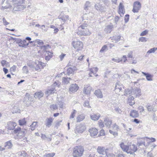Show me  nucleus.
<instances>
[{"instance_id": "f257e3e1", "label": "nucleus", "mask_w": 157, "mask_h": 157, "mask_svg": "<svg viewBox=\"0 0 157 157\" xmlns=\"http://www.w3.org/2000/svg\"><path fill=\"white\" fill-rule=\"evenodd\" d=\"M93 16V14L92 13L85 14L82 16V18L83 23L78 27L77 32L78 35L88 36L91 34L88 25L90 23Z\"/></svg>"}, {"instance_id": "f03ea898", "label": "nucleus", "mask_w": 157, "mask_h": 157, "mask_svg": "<svg viewBox=\"0 0 157 157\" xmlns=\"http://www.w3.org/2000/svg\"><path fill=\"white\" fill-rule=\"evenodd\" d=\"M120 145L123 151L131 154L134 153L137 150V146L134 144L128 146L125 145L123 143H121Z\"/></svg>"}, {"instance_id": "7ed1b4c3", "label": "nucleus", "mask_w": 157, "mask_h": 157, "mask_svg": "<svg viewBox=\"0 0 157 157\" xmlns=\"http://www.w3.org/2000/svg\"><path fill=\"white\" fill-rule=\"evenodd\" d=\"M25 1V0H12L13 10L20 11L25 8V6L22 5L24 3Z\"/></svg>"}, {"instance_id": "20e7f679", "label": "nucleus", "mask_w": 157, "mask_h": 157, "mask_svg": "<svg viewBox=\"0 0 157 157\" xmlns=\"http://www.w3.org/2000/svg\"><path fill=\"white\" fill-rule=\"evenodd\" d=\"M84 148L81 146H76L73 149L72 155L74 157H81L83 153Z\"/></svg>"}, {"instance_id": "39448f33", "label": "nucleus", "mask_w": 157, "mask_h": 157, "mask_svg": "<svg viewBox=\"0 0 157 157\" xmlns=\"http://www.w3.org/2000/svg\"><path fill=\"white\" fill-rule=\"evenodd\" d=\"M28 65L30 68H33L37 71H40L41 69H43L45 66L46 63L41 61H36L33 64L28 63Z\"/></svg>"}, {"instance_id": "423d86ee", "label": "nucleus", "mask_w": 157, "mask_h": 157, "mask_svg": "<svg viewBox=\"0 0 157 157\" xmlns=\"http://www.w3.org/2000/svg\"><path fill=\"white\" fill-rule=\"evenodd\" d=\"M86 126L80 124L77 126L74 129L75 133L77 135L82 133L86 129Z\"/></svg>"}, {"instance_id": "0eeeda50", "label": "nucleus", "mask_w": 157, "mask_h": 157, "mask_svg": "<svg viewBox=\"0 0 157 157\" xmlns=\"http://www.w3.org/2000/svg\"><path fill=\"white\" fill-rule=\"evenodd\" d=\"M72 45L74 48L78 51L82 50L83 47V44L80 41H74L72 42Z\"/></svg>"}, {"instance_id": "6e6552de", "label": "nucleus", "mask_w": 157, "mask_h": 157, "mask_svg": "<svg viewBox=\"0 0 157 157\" xmlns=\"http://www.w3.org/2000/svg\"><path fill=\"white\" fill-rule=\"evenodd\" d=\"M27 130L25 129H23L22 130L21 132L19 133L18 134L17 137L19 139H22L24 142H27V137H25V135L27 133Z\"/></svg>"}, {"instance_id": "1a4fd4ad", "label": "nucleus", "mask_w": 157, "mask_h": 157, "mask_svg": "<svg viewBox=\"0 0 157 157\" xmlns=\"http://www.w3.org/2000/svg\"><path fill=\"white\" fill-rule=\"evenodd\" d=\"M94 7L97 10L101 12H105L106 9V6L101 4L99 2H97V4H95Z\"/></svg>"}, {"instance_id": "9d476101", "label": "nucleus", "mask_w": 157, "mask_h": 157, "mask_svg": "<svg viewBox=\"0 0 157 157\" xmlns=\"http://www.w3.org/2000/svg\"><path fill=\"white\" fill-rule=\"evenodd\" d=\"M109 149L106 148L104 146H98L97 149V151L100 154L105 155L107 151H108Z\"/></svg>"}, {"instance_id": "9b49d317", "label": "nucleus", "mask_w": 157, "mask_h": 157, "mask_svg": "<svg viewBox=\"0 0 157 157\" xmlns=\"http://www.w3.org/2000/svg\"><path fill=\"white\" fill-rule=\"evenodd\" d=\"M141 5L140 2L139 1H136L133 5V8L132 11L134 13H137L141 9Z\"/></svg>"}, {"instance_id": "f8f14e48", "label": "nucleus", "mask_w": 157, "mask_h": 157, "mask_svg": "<svg viewBox=\"0 0 157 157\" xmlns=\"http://www.w3.org/2000/svg\"><path fill=\"white\" fill-rule=\"evenodd\" d=\"M16 125L17 124L15 122L9 121L7 123L6 128L8 130H13Z\"/></svg>"}, {"instance_id": "ddd939ff", "label": "nucleus", "mask_w": 157, "mask_h": 157, "mask_svg": "<svg viewBox=\"0 0 157 157\" xmlns=\"http://www.w3.org/2000/svg\"><path fill=\"white\" fill-rule=\"evenodd\" d=\"M3 6L1 8V9L4 10L11 7L12 6L10 3V1L8 0H4L2 2Z\"/></svg>"}, {"instance_id": "4468645a", "label": "nucleus", "mask_w": 157, "mask_h": 157, "mask_svg": "<svg viewBox=\"0 0 157 157\" xmlns=\"http://www.w3.org/2000/svg\"><path fill=\"white\" fill-rule=\"evenodd\" d=\"M124 88V86L122 84L119 82H117L115 86V92L118 94L121 91H122V89Z\"/></svg>"}, {"instance_id": "2eb2a0df", "label": "nucleus", "mask_w": 157, "mask_h": 157, "mask_svg": "<svg viewBox=\"0 0 157 157\" xmlns=\"http://www.w3.org/2000/svg\"><path fill=\"white\" fill-rule=\"evenodd\" d=\"M132 94L136 97H139L141 95L140 89L137 87L134 88L132 90Z\"/></svg>"}, {"instance_id": "dca6fc26", "label": "nucleus", "mask_w": 157, "mask_h": 157, "mask_svg": "<svg viewBox=\"0 0 157 157\" xmlns=\"http://www.w3.org/2000/svg\"><path fill=\"white\" fill-rule=\"evenodd\" d=\"M17 42L19 46L23 48H27V46L30 43L29 41L27 42L25 40H21V39L18 40Z\"/></svg>"}, {"instance_id": "f3484780", "label": "nucleus", "mask_w": 157, "mask_h": 157, "mask_svg": "<svg viewBox=\"0 0 157 157\" xmlns=\"http://www.w3.org/2000/svg\"><path fill=\"white\" fill-rule=\"evenodd\" d=\"M98 68L97 67H93L89 69V75L90 77H93L92 74H93L95 76H97L98 75L96 74V72L98 71Z\"/></svg>"}, {"instance_id": "a211bd4d", "label": "nucleus", "mask_w": 157, "mask_h": 157, "mask_svg": "<svg viewBox=\"0 0 157 157\" xmlns=\"http://www.w3.org/2000/svg\"><path fill=\"white\" fill-rule=\"evenodd\" d=\"M78 86L76 84H73L70 85L69 89L70 93L75 92L78 90Z\"/></svg>"}, {"instance_id": "6ab92c4d", "label": "nucleus", "mask_w": 157, "mask_h": 157, "mask_svg": "<svg viewBox=\"0 0 157 157\" xmlns=\"http://www.w3.org/2000/svg\"><path fill=\"white\" fill-rule=\"evenodd\" d=\"M91 88L89 84L85 85L83 90L84 93L86 94H90Z\"/></svg>"}, {"instance_id": "aec40b11", "label": "nucleus", "mask_w": 157, "mask_h": 157, "mask_svg": "<svg viewBox=\"0 0 157 157\" xmlns=\"http://www.w3.org/2000/svg\"><path fill=\"white\" fill-rule=\"evenodd\" d=\"M124 6L122 3H120L119 6L118 13L121 17H122L124 13Z\"/></svg>"}, {"instance_id": "412c9836", "label": "nucleus", "mask_w": 157, "mask_h": 157, "mask_svg": "<svg viewBox=\"0 0 157 157\" xmlns=\"http://www.w3.org/2000/svg\"><path fill=\"white\" fill-rule=\"evenodd\" d=\"M89 132L91 136H94L97 135L98 133V130L95 128H91L90 129Z\"/></svg>"}, {"instance_id": "4be33fe9", "label": "nucleus", "mask_w": 157, "mask_h": 157, "mask_svg": "<svg viewBox=\"0 0 157 157\" xmlns=\"http://www.w3.org/2000/svg\"><path fill=\"white\" fill-rule=\"evenodd\" d=\"M91 119L94 121H97L100 117L101 115L99 113L93 114L90 115Z\"/></svg>"}, {"instance_id": "5701e85b", "label": "nucleus", "mask_w": 157, "mask_h": 157, "mask_svg": "<svg viewBox=\"0 0 157 157\" xmlns=\"http://www.w3.org/2000/svg\"><path fill=\"white\" fill-rule=\"evenodd\" d=\"M142 73L146 77L147 81H152L153 80V76L149 73H146L142 71Z\"/></svg>"}, {"instance_id": "b1692460", "label": "nucleus", "mask_w": 157, "mask_h": 157, "mask_svg": "<svg viewBox=\"0 0 157 157\" xmlns=\"http://www.w3.org/2000/svg\"><path fill=\"white\" fill-rule=\"evenodd\" d=\"M53 118L51 117L47 118L46 120V126L49 128L50 127L52 124V123L53 122Z\"/></svg>"}, {"instance_id": "393cba45", "label": "nucleus", "mask_w": 157, "mask_h": 157, "mask_svg": "<svg viewBox=\"0 0 157 157\" xmlns=\"http://www.w3.org/2000/svg\"><path fill=\"white\" fill-rule=\"evenodd\" d=\"M66 69L67 70L66 74L69 75L73 73L74 71L75 70L76 67H71Z\"/></svg>"}, {"instance_id": "a878e982", "label": "nucleus", "mask_w": 157, "mask_h": 157, "mask_svg": "<svg viewBox=\"0 0 157 157\" xmlns=\"http://www.w3.org/2000/svg\"><path fill=\"white\" fill-rule=\"evenodd\" d=\"M92 6L91 2L89 1H86L84 5V9L86 10H88Z\"/></svg>"}, {"instance_id": "bb28decb", "label": "nucleus", "mask_w": 157, "mask_h": 157, "mask_svg": "<svg viewBox=\"0 0 157 157\" xmlns=\"http://www.w3.org/2000/svg\"><path fill=\"white\" fill-rule=\"evenodd\" d=\"M115 111L118 114H122L123 111L121 110L120 105L114 106Z\"/></svg>"}, {"instance_id": "cd10ccee", "label": "nucleus", "mask_w": 157, "mask_h": 157, "mask_svg": "<svg viewBox=\"0 0 157 157\" xmlns=\"http://www.w3.org/2000/svg\"><path fill=\"white\" fill-rule=\"evenodd\" d=\"M50 46L48 44L43 45L41 47L40 51L43 52V53L44 54L46 52H48V50Z\"/></svg>"}, {"instance_id": "c85d7f7f", "label": "nucleus", "mask_w": 157, "mask_h": 157, "mask_svg": "<svg viewBox=\"0 0 157 157\" xmlns=\"http://www.w3.org/2000/svg\"><path fill=\"white\" fill-rule=\"evenodd\" d=\"M130 116L134 118L137 117L139 116L138 112L136 110H132L131 111Z\"/></svg>"}, {"instance_id": "c756f323", "label": "nucleus", "mask_w": 157, "mask_h": 157, "mask_svg": "<svg viewBox=\"0 0 157 157\" xmlns=\"http://www.w3.org/2000/svg\"><path fill=\"white\" fill-rule=\"evenodd\" d=\"M111 120L108 118H105L104 120V123L107 127H109L112 123Z\"/></svg>"}, {"instance_id": "7c9ffc66", "label": "nucleus", "mask_w": 157, "mask_h": 157, "mask_svg": "<svg viewBox=\"0 0 157 157\" xmlns=\"http://www.w3.org/2000/svg\"><path fill=\"white\" fill-rule=\"evenodd\" d=\"M134 98L133 96H129L128 99V102L130 105L132 106L134 104L135 102L134 100Z\"/></svg>"}, {"instance_id": "2f4dec72", "label": "nucleus", "mask_w": 157, "mask_h": 157, "mask_svg": "<svg viewBox=\"0 0 157 157\" xmlns=\"http://www.w3.org/2000/svg\"><path fill=\"white\" fill-rule=\"evenodd\" d=\"M85 118V116L84 114H81L78 115L76 118L77 122H80L83 120Z\"/></svg>"}, {"instance_id": "473e14b6", "label": "nucleus", "mask_w": 157, "mask_h": 157, "mask_svg": "<svg viewBox=\"0 0 157 157\" xmlns=\"http://www.w3.org/2000/svg\"><path fill=\"white\" fill-rule=\"evenodd\" d=\"M143 139L144 140L145 139H144V138H143L139 139L138 140L137 143V145L138 146H140L142 145H143L144 146H145V142L144 141V140H142Z\"/></svg>"}, {"instance_id": "72a5a7b5", "label": "nucleus", "mask_w": 157, "mask_h": 157, "mask_svg": "<svg viewBox=\"0 0 157 157\" xmlns=\"http://www.w3.org/2000/svg\"><path fill=\"white\" fill-rule=\"evenodd\" d=\"M13 146V144L11 140H10L6 142L5 143V147H6L8 149L11 148Z\"/></svg>"}, {"instance_id": "f704fd0d", "label": "nucleus", "mask_w": 157, "mask_h": 157, "mask_svg": "<svg viewBox=\"0 0 157 157\" xmlns=\"http://www.w3.org/2000/svg\"><path fill=\"white\" fill-rule=\"evenodd\" d=\"M94 94L98 98H102L103 97L102 92L99 90H95Z\"/></svg>"}, {"instance_id": "c9c22d12", "label": "nucleus", "mask_w": 157, "mask_h": 157, "mask_svg": "<svg viewBox=\"0 0 157 157\" xmlns=\"http://www.w3.org/2000/svg\"><path fill=\"white\" fill-rule=\"evenodd\" d=\"M44 94L42 92H36L34 94V97L36 98L40 99L43 96Z\"/></svg>"}, {"instance_id": "e433bc0d", "label": "nucleus", "mask_w": 157, "mask_h": 157, "mask_svg": "<svg viewBox=\"0 0 157 157\" xmlns=\"http://www.w3.org/2000/svg\"><path fill=\"white\" fill-rule=\"evenodd\" d=\"M113 28V26L112 25H109L106 27L105 30L107 33H109L111 32Z\"/></svg>"}, {"instance_id": "4c0bfd02", "label": "nucleus", "mask_w": 157, "mask_h": 157, "mask_svg": "<svg viewBox=\"0 0 157 157\" xmlns=\"http://www.w3.org/2000/svg\"><path fill=\"white\" fill-rule=\"evenodd\" d=\"M29 42L30 43H33L35 45H36L37 44L42 45L43 44V42L42 40H36L33 41H29Z\"/></svg>"}, {"instance_id": "58836bf2", "label": "nucleus", "mask_w": 157, "mask_h": 157, "mask_svg": "<svg viewBox=\"0 0 157 157\" xmlns=\"http://www.w3.org/2000/svg\"><path fill=\"white\" fill-rule=\"evenodd\" d=\"M132 88L126 89L124 91V95L126 96H127L128 95L130 94L131 93L132 94Z\"/></svg>"}, {"instance_id": "ea45409f", "label": "nucleus", "mask_w": 157, "mask_h": 157, "mask_svg": "<svg viewBox=\"0 0 157 157\" xmlns=\"http://www.w3.org/2000/svg\"><path fill=\"white\" fill-rule=\"evenodd\" d=\"M18 123L20 126H22L26 124V121L25 118H24L23 119H20L18 121Z\"/></svg>"}, {"instance_id": "a19ab883", "label": "nucleus", "mask_w": 157, "mask_h": 157, "mask_svg": "<svg viewBox=\"0 0 157 157\" xmlns=\"http://www.w3.org/2000/svg\"><path fill=\"white\" fill-rule=\"evenodd\" d=\"M121 36H115L113 37L112 40L115 42L119 41L121 39Z\"/></svg>"}, {"instance_id": "79ce46f5", "label": "nucleus", "mask_w": 157, "mask_h": 157, "mask_svg": "<svg viewBox=\"0 0 157 157\" xmlns=\"http://www.w3.org/2000/svg\"><path fill=\"white\" fill-rule=\"evenodd\" d=\"M157 50V48H151L147 52L146 55H149L150 54H151V53H154Z\"/></svg>"}, {"instance_id": "37998d69", "label": "nucleus", "mask_w": 157, "mask_h": 157, "mask_svg": "<svg viewBox=\"0 0 157 157\" xmlns=\"http://www.w3.org/2000/svg\"><path fill=\"white\" fill-rule=\"evenodd\" d=\"M56 90H55V88H52L51 89L48 90L46 92V94L48 95L52 94L55 93Z\"/></svg>"}, {"instance_id": "c03bdc74", "label": "nucleus", "mask_w": 157, "mask_h": 157, "mask_svg": "<svg viewBox=\"0 0 157 157\" xmlns=\"http://www.w3.org/2000/svg\"><path fill=\"white\" fill-rule=\"evenodd\" d=\"M37 123V122L36 121H34L33 122L32 124L30 125V129H31L33 131L34 130L36 126V124Z\"/></svg>"}, {"instance_id": "a18cd8bd", "label": "nucleus", "mask_w": 157, "mask_h": 157, "mask_svg": "<svg viewBox=\"0 0 157 157\" xmlns=\"http://www.w3.org/2000/svg\"><path fill=\"white\" fill-rule=\"evenodd\" d=\"M69 79H71V78H66L65 77H63L62 78V83L64 84H67L69 83Z\"/></svg>"}, {"instance_id": "49530a36", "label": "nucleus", "mask_w": 157, "mask_h": 157, "mask_svg": "<svg viewBox=\"0 0 157 157\" xmlns=\"http://www.w3.org/2000/svg\"><path fill=\"white\" fill-rule=\"evenodd\" d=\"M55 155V153L52 152L49 153H46L44 155V157H53Z\"/></svg>"}, {"instance_id": "de8ad7c7", "label": "nucleus", "mask_w": 157, "mask_h": 157, "mask_svg": "<svg viewBox=\"0 0 157 157\" xmlns=\"http://www.w3.org/2000/svg\"><path fill=\"white\" fill-rule=\"evenodd\" d=\"M69 16L67 15H65L63 16L62 17L59 18V19H61L64 22L67 20H69Z\"/></svg>"}, {"instance_id": "09e8293b", "label": "nucleus", "mask_w": 157, "mask_h": 157, "mask_svg": "<svg viewBox=\"0 0 157 157\" xmlns=\"http://www.w3.org/2000/svg\"><path fill=\"white\" fill-rule=\"evenodd\" d=\"M112 63H113L114 62L119 63L121 62L120 58L118 57H116L115 58H113L112 59Z\"/></svg>"}, {"instance_id": "8fccbe9b", "label": "nucleus", "mask_w": 157, "mask_h": 157, "mask_svg": "<svg viewBox=\"0 0 157 157\" xmlns=\"http://www.w3.org/2000/svg\"><path fill=\"white\" fill-rule=\"evenodd\" d=\"M50 108L51 110L54 111L57 109L58 107L56 105L53 104L50 105Z\"/></svg>"}, {"instance_id": "3c124183", "label": "nucleus", "mask_w": 157, "mask_h": 157, "mask_svg": "<svg viewBox=\"0 0 157 157\" xmlns=\"http://www.w3.org/2000/svg\"><path fill=\"white\" fill-rule=\"evenodd\" d=\"M22 70L23 73L27 74L29 72L28 68L27 66H24L22 68Z\"/></svg>"}, {"instance_id": "603ef678", "label": "nucleus", "mask_w": 157, "mask_h": 157, "mask_svg": "<svg viewBox=\"0 0 157 157\" xmlns=\"http://www.w3.org/2000/svg\"><path fill=\"white\" fill-rule=\"evenodd\" d=\"M21 128L20 127H17L16 128L14 129V130L13 131V132L14 134H17L18 133V134H19V133H20V132L21 131Z\"/></svg>"}, {"instance_id": "864d4df0", "label": "nucleus", "mask_w": 157, "mask_h": 157, "mask_svg": "<svg viewBox=\"0 0 157 157\" xmlns=\"http://www.w3.org/2000/svg\"><path fill=\"white\" fill-rule=\"evenodd\" d=\"M83 105L85 107H87L88 108H91V106L90 105L89 102L87 101H85L84 104H83Z\"/></svg>"}, {"instance_id": "5fc2aeb1", "label": "nucleus", "mask_w": 157, "mask_h": 157, "mask_svg": "<svg viewBox=\"0 0 157 157\" xmlns=\"http://www.w3.org/2000/svg\"><path fill=\"white\" fill-rule=\"evenodd\" d=\"M40 28L41 29L42 31L44 32H46L48 30V29L46 27L45 25H41Z\"/></svg>"}, {"instance_id": "6e6d98bb", "label": "nucleus", "mask_w": 157, "mask_h": 157, "mask_svg": "<svg viewBox=\"0 0 157 157\" xmlns=\"http://www.w3.org/2000/svg\"><path fill=\"white\" fill-rule=\"evenodd\" d=\"M76 113V111L75 109L73 110V111L71 113V115L70 117V118L71 119L74 118L75 116Z\"/></svg>"}, {"instance_id": "4d7b16f0", "label": "nucleus", "mask_w": 157, "mask_h": 157, "mask_svg": "<svg viewBox=\"0 0 157 157\" xmlns=\"http://www.w3.org/2000/svg\"><path fill=\"white\" fill-rule=\"evenodd\" d=\"M146 107L148 111L150 112L153 111L154 109L153 107L151 105H147Z\"/></svg>"}, {"instance_id": "13d9d810", "label": "nucleus", "mask_w": 157, "mask_h": 157, "mask_svg": "<svg viewBox=\"0 0 157 157\" xmlns=\"http://www.w3.org/2000/svg\"><path fill=\"white\" fill-rule=\"evenodd\" d=\"M61 84V82L58 81L55 82L53 84L54 86H57L59 87Z\"/></svg>"}, {"instance_id": "bf43d9fd", "label": "nucleus", "mask_w": 157, "mask_h": 157, "mask_svg": "<svg viewBox=\"0 0 157 157\" xmlns=\"http://www.w3.org/2000/svg\"><path fill=\"white\" fill-rule=\"evenodd\" d=\"M1 63L3 67L5 66H7L8 64V63L5 60H2L1 61Z\"/></svg>"}, {"instance_id": "052dcab7", "label": "nucleus", "mask_w": 157, "mask_h": 157, "mask_svg": "<svg viewBox=\"0 0 157 157\" xmlns=\"http://www.w3.org/2000/svg\"><path fill=\"white\" fill-rule=\"evenodd\" d=\"M107 46L106 45H104L100 50V52H102L105 50H107Z\"/></svg>"}, {"instance_id": "680f3d73", "label": "nucleus", "mask_w": 157, "mask_h": 157, "mask_svg": "<svg viewBox=\"0 0 157 157\" xmlns=\"http://www.w3.org/2000/svg\"><path fill=\"white\" fill-rule=\"evenodd\" d=\"M19 154L21 157H26L27 155V153L24 151L20 152Z\"/></svg>"}, {"instance_id": "e2e57ef3", "label": "nucleus", "mask_w": 157, "mask_h": 157, "mask_svg": "<svg viewBox=\"0 0 157 157\" xmlns=\"http://www.w3.org/2000/svg\"><path fill=\"white\" fill-rule=\"evenodd\" d=\"M121 62L123 61L124 63H125L127 60L126 56L124 55L123 56L121 59L120 58Z\"/></svg>"}, {"instance_id": "0e129e2a", "label": "nucleus", "mask_w": 157, "mask_h": 157, "mask_svg": "<svg viewBox=\"0 0 157 157\" xmlns=\"http://www.w3.org/2000/svg\"><path fill=\"white\" fill-rule=\"evenodd\" d=\"M138 109L140 111V113H142L144 110V107L141 105H140L139 106Z\"/></svg>"}, {"instance_id": "69168bd1", "label": "nucleus", "mask_w": 157, "mask_h": 157, "mask_svg": "<svg viewBox=\"0 0 157 157\" xmlns=\"http://www.w3.org/2000/svg\"><path fill=\"white\" fill-rule=\"evenodd\" d=\"M61 122V121H56L55 125V127H56V128H57L60 125Z\"/></svg>"}, {"instance_id": "338daca9", "label": "nucleus", "mask_w": 157, "mask_h": 157, "mask_svg": "<svg viewBox=\"0 0 157 157\" xmlns=\"http://www.w3.org/2000/svg\"><path fill=\"white\" fill-rule=\"evenodd\" d=\"M139 40L142 42H146L147 41V39L146 37H141L140 38Z\"/></svg>"}, {"instance_id": "774afa93", "label": "nucleus", "mask_w": 157, "mask_h": 157, "mask_svg": "<svg viewBox=\"0 0 157 157\" xmlns=\"http://www.w3.org/2000/svg\"><path fill=\"white\" fill-rule=\"evenodd\" d=\"M153 119L154 121H157V110L155 111L153 115Z\"/></svg>"}]
</instances>
